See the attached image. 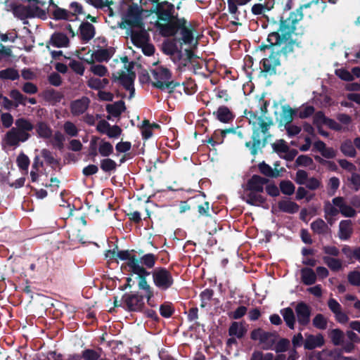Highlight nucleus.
<instances>
[{
    "label": "nucleus",
    "instance_id": "nucleus-1",
    "mask_svg": "<svg viewBox=\"0 0 360 360\" xmlns=\"http://www.w3.org/2000/svg\"><path fill=\"white\" fill-rule=\"evenodd\" d=\"M319 3V0H312L300 6L295 11L290 12L288 17H280L277 30L268 34V44L259 46L260 51L271 49L269 57L263 58L260 62L262 65V72L265 75H276V68L281 65L280 57L283 56L287 60L290 55L294 54L296 48L302 47L301 41L292 39L297 25L303 19V9L314 4L317 5Z\"/></svg>",
    "mask_w": 360,
    "mask_h": 360
},
{
    "label": "nucleus",
    "instance_id": "nucleus-2",
    "mask_svg": "<svg viewBox=\"0 0 360 360\" xmlns=\"http://www.w3.org/2000/svg\"><path fill=\"white\" fill-rule=\"evenodd\" d=\"M257 124L259 126L260 131L258 128L254 129L251 140L246 141L245 143V146L253 157H256L259 153H262V149L267 145L268 139L271 136L269 130L270 127L274 124V122L271 119H268L265 121L262 117Z\"/></svg>",
    "mask_w": 360,
    "mask_h": 360
},
{
    "label": "nucleus",
    "instance_id": "nucleus-3",
    "mask_svg": "<svg viewBox=\"0 0 360 360\" xmlns=\"http://www.w3.org/2000/svg\"><path fill=\"white\" fill-rule=\"evenodd\" d=\"M154 81L151 82L153 87L164 91L168 89L169 93L174 92V89L180 86V83L170 80L172 77V72L167 68L159 66L151 70Z\"/></svg>",
    "mask_w": 360,
    "mask_h": 360
},
{
    "label": "nucleus",
    "instance_id": "nucleus-4",
    "mask_svg": "<svg viewBox=\"0 0 360 360\" xmlns=\"http://www.w3.org/2000/svg\"><path fill=\"white\" fill-rule=\"evenodd\" d=\"M152 278L154 285L162 292L167 291L174 283L172 272L165 267L159 266L154 268L152 271Z\"/></svg>",
    "mask_w": 360,
    "mask_h": 360
},
{
    "label": "nucleus",
    "instance_id": "nucleus-5",
    "mask_svg": "<svg viewBox=\"0 0 360 360\" xmlns=\"http://www.w3.org/2000/svg\"><path fill=\"white\" fill-rule=\"evenodd\" d=\"M185 23H187V21L184 18H179L178 15H176L174 18L165 23L157 22L155 25L162 37H169L175 36Z\"/></svg>",
    "mask_w": 360,
    "mask_h": 360
},
{
    "label": "nucleus",
    "instance_id": "nucleus-6",
    "mask_svg": "<svg viewBox=\"0 0 360 360\" xmlns=\"http://www.w3.org/2000/svg\"><path fill=\"white\" fill-rule=\"evenodd\" d=\"M278 338L277 332H267L261 328L252 330L250 333V339L257 341L262 345L264 349H271L276 343Z\"/></svg>",
    "mask_w": 360,
    "mask_h": 360
},
{
    "label": "nucleus",
    "instance_id": "nucleus-7",
    "mask_svg": "<svg viewBox=\"0 0 360 360\" xmlns=\"http://www.w3.org/2000/svg\"><path fill=\"white\" fill-rule=\"evenodd\" d=\"M31 2L33 1L35 3L33 6H16L13 11L16 15H20L22 18H34L39 17L41 19H45L46 18V13L44 10L39 8L38 4H41V6L45 5V2L41 1L39 0H27Z\"/></svg>",
    "mask_w": 360,
    "mask_h": 360
},
{
    "label": "nucleus",
    "instance_id": "nucleus-8",
    "mask_svg": "<svg viewBox=\"0 0 360 360\" xmlns=\"http://www.w3.org/2000/svg\"><path fill=\"white\" fill-rule=\"evenodd\" d=\"M122 300L124 302V310L127 311L141 312L144 309V296L138 292L124 293Z\"/></svg>",
    "mask_w": 360,
    "mask_h": 360
},
{
    "label": "nucleus",
    "instance_id": "nucleus-9",
    "mask_svg": "<svg viewBox=\"0 0 360 360\" xmlns=\"http://www.w3.org/2000/svg\"><path fill=\"white\" fill-rule=\"evenodd\" d=\"M143 9L137 4L132 3L129 6L125 15V22L131 28L143 27L141 13Z\"/></svg>",
    "mask_w": 360,
    "mask_h": 360
},
{
    "label": "nucleus",
    "instance_id": "nucleus-10",
    "mask_svg": "<svg viewBox=\"0 0 360 360\" xmlns=\"http://www.w3.org/2000/svg\"><path fill=\"white\" fill-rule=\"evenodd\" d=\"M30 134L16 127L11 128L5 135L4 140L9 146H17L20 142H25L30 138Z\"/></svg>",
    "mask_w": 360,
    "mask_h": 360
},
{
    "label": "nucleus",
    "instance_id": "nucleus-11",
    "mask_svg": "<svg viewBox=\"0 0 360 360\" xmlns=\"http://www.w3.org/2000/svg\"><path fill=\"white\" fill-rule=\"evenodd\" d=\"M154 12L158 16L160 21L166 22L169 20L174 18V6L172 3L167 1L158 3L155 6Z\"/></svg>",
    "mask_w": 360,
    "mask_h": 360
},
{
    "label": "nucleus",
    "instance_id": "nucleus-12",
    "mask_svg": "<svg viewBox=\"0 0 360 360\" xmlns=\"http://www.w3.org/2000/svg\"><path fill=\"white\" fill-rule=\"evenodd\" d=\"M295 313L298 323L301 326H307L310 322L311 307L304 302H299L295 307Z\"/></svg>",
    "mask_w": 360,
    "mask_h": 360
},
{
    "label": "nucleus",
    "instance_id": "nucleus-13",
    "mask_svg": "<svg viewBox=\"0 0 360 360\" xmlns=\"http://www.w3.org/2000/svg\"><path fill=\"white\" fill-rule=\"evenodd\" d=\"M132 67L133 64L129 65L128 68L129 74L123 71L117 72L116 74L113 73L112 75V81L115 82H118L125 89H128L130 86L134 84L136 77L135 73L130 71Z\"/></svg>",
    "mask_w": 360,
    "mask_h": 360
},
{
    "label": "nucleus",
    "instance_id": "nucleus-14",
    "mask_svg": "<svg viewBox=\"0 0 360 360\" xmlns=\"http://www.w3.org/2000/svg\"><path fill=\"white\" fill-rule=\"evenodd\" d=\"M251 0H228V10L231 14L232 18L234 20L231 22L233 25H241L239 22L240 20V11L238 6H243L250 2Z\"/></svg>",
    "mask_w": 360,
    "mask_h": 360
},
{
    "label": "nucleus",
    "instance_id": "nucleus-15",
    "mask_svg": "<svg viewBox=\"0 0 360 360\" xmlns=\"http://www.w3.org/2000/svg\"><path fill=\"white\" fill-rule=\"evenodd\" d=\"M90 102V99L86 96H82L81 98L72 101L70 105L72 115L79 116L84 113L89 108Z\"/></svg>",
    "mask_w": 360,
    "mask_h": 360
},
{
    "label": "nucleus",
    "instance_id": "nucleus-16",
    "mask_svg": "<svg viewBox=\"0 0 360 360\" xmlns=\"http://www.w3.org/2000/svg\"><path fill=\"white\" fill-rule=\"evenodd\" d=\"M268 182L269 180L257 174H254L248 180L246 190L262 193L264 191V186Z\"/></svg>",
    "mask_w": 360,
    "mask_h": 360
},
{
    "label": "nucleus",
    "instance_id": "nucleus-17",
    "mask_svg": "<svg viewBox=\"0 0 360 360\" xmlns=\"http://www.w3.org/2000/svg\"><path fill=\"white\" fill-rule=\"evenodd\" d=\"M134 250H117V257L120 260L127 261L124 264H123L121 266L122 269H127V271L129 272L130 270L133 268V265L136 264L137 262V257L136 255L131 254Z\"/></svg>",
    "mask_w": 360,
    "mask_h": 360
},
{
    "label": "nucleus",
    "instance_id": "nucleus-18",
    "mask_svg": "<svg viewBox=\"0 0 360 360\" xmlns=\"http://www.w3.org/2000/svg\"><path fill=\"white\" fill-rule=\"evenodd\" d=\"M275 0H264V3L255 4L251 8V13L256 16L267 18L266 13L274 8Z\"/></svg>",
    "mask_w": 360,
    "mask_h": 360
},
{
    "label": "nucleus",
    "instance_id": "nucleus-19",
    "mask_svg": "<svg viewBox=\"0 0 360 360\" xmlns=\"http://www.w3.org/2000/svg\"><path fill=\"white\" fill-rule=\"evenodd\" d=\"M334 206L339 208L340 212L345 217H354L356 214V210L350 205L345 203L342 197L334 198L332 200Z\"/></svg>",
    "mask_w": 360,
    "mask_h": 360
},
{
    "label": "nucleus",
    "instance_id": "nucleus-20",
    "mask_svg": "<svg viewBox=\"0 0 360 360\" xmlns=\"http://www.w3.org/2000/svg\"><path fill=\"white\" fill-rule=\"evenodd\" d=\"M69 44V38L65 34L56 32L51 36L49 41L46 43V48L49 49V45L57 48L67 47Z\"/></svg>",
    "mask_w": 360,
    "mask_h": 360
},
{
    "label": "nucleus",
    "instance_id": "nucleus-21",
    "mask_svg": "<svg viewBox=\"0 0 360 360\" xmlns=\"http://www.w3.org/2000/svg\"><path fill=\"white\" fill-rule=\"evenodd\" d=\"M215 118L222 123H229L235 118L233 112L226 105L219 106L217 111L213 112Z\"/></svg>",
    "mask_w": 360,
    "mask_h": 360
},
{
    "label": "nucleus",
    "instance_id": "nucleus-22",
    "mask_svg": "<svg viewBox=\"0 0 360 360\" xmlns=\"http://www.w3.org/2000/svg\"><path fill=\"white\" fill-rule=\"evenodd\" d=\"M248 332V329L244 322L233 321L228 330L230 337H236L240 340L243 338Z\"/></svg>",
    "mask_w": 360,
    "mask_h": 360
},
{
    "label": "nucleus",
    "instance_id": "nucleus-23",
    "mask_svg": "<svg viewBox=\"0 0 360 360\" xmlns=\"http://www.w3.org/2000/svg\"><path fill=\"white\" fill-rule=\"evenodd\" d=\"M79 36L82 41H89L96 34L95 27L89 22H83L79 26Z\"/></svg>",
    "mask_w": 360,
    "mask_h": 360
},
{
    "label": "nucleus",
    "instance_id": "nucleus-24",
    "mask_svg": "<svg viewBox=\"0 0 360 360\" xmlns=\"http://www.w3.org/2000/svg\"><path fill=\"white\" fill-rule=\"evenodd\" d=\"M248 204L253 206H261L266 201V198L260 194V192L249 191L243 198Z\"/></svg>",
    "mask_w": 360,
    "mask_h": 360
},
{
    "label": "nucleus",
    "instance_id": "nucleus-25",
    "mask_svg": "<svg viewBox=\"0 0 360 360\" xmlns=\"http://www.w3.org/2000/svg\"><path fill=\"white\" fill-rule=\"evenodd\" d=\"M352 223L349 219L342 220L339 224L338 237L342 240H347L350 238L353 229Z\"/></svg>",
    "mask_w": 360,
    "mask_h": 360
},
{
    "label": "nucleus",
    "instance_id": "nucleus-26",
    "mask_svg": "<svg viewBox=\"0 0 360 360\" xmlns=\"http://www.w3.org/2000/svg\"><path fill=\"white\" fill-rule=\"evenodd\" d=\"M131 40L135 46L139 48L148 41L149 35L144 30L140 31H132L131 34Z\"/></svg>",
    "mask_w": 360,
    "mask_h": 360
},
{
    "label": "nucleus",
    "instance_id": "nucleus-27",
    "mask_svg": "<svg viewBox=\"0 0 360 360\" xmlns=\"http://www.w3.org/2000/svg\"><path fill=\"white\" fill-rule=\"evenodd\" d=\"M324 344V338L322 335H309L304 342V349L308 350L314 349L316 347H320Z\"/></svg>",
    "mask_w": 360,
    "mask_h": 360
},
{
    "label": "nucleus",
    "instance_id": "nucleus-28",
    "mask_svg": "<svg viewBox=\"0 0 360 360\" xmlns=\"http://www.w3.org/2000/svg\"><path fill=\"white\" fill-rule=\"evenodd\" d=\"M115 51L113 47H108L107 49H100L97 51H95L92 53V56L97 62H107L113 56Z\"/></svg>",
    "mask_w": 360,
    "mask_h": 360
},
{
    "label": "nucleus",
    "instance_id": "nucleus-29",
    "mask_svg": "<svg viewBox=\"0 0 360 360\" xmlns=\"http://www.w3.org/2000/svg\"><path fill=\"white\" fill-rule=\"evenodd\" d=\"M42 96L46 101L53 104L60 103L64 97V95L61 92L52 88L45 89L42 92Z\"/></svg>",
    "mask_w": 360,
    "mask_h": 360
},
{
    "label": "nucleus",
    "instance_id": "nucleus-30",
    "mask_svg": "<svg viewBox=\"0 0 360 360\" xmlns=\"http://www.w3.org/2000/svg\"><path fill=\"white\" fill-rule=\"evenodd\" d=\"M302 282L306 285H311L316 281V274L309 267H304L300 270Z\"/></svg>",
    "mask_w": 360,
    "mask_h": 360
},
{
    "label": "nucleus",
    "instance_id": "nucleus-31",
    "mask_svg": "<svg viewBox=\"0 0 360 360\" xmlns=\"http://www.w3.org/2000/svg\"><path fill=\"white\" fill-rule=\"evenodd\" d=\"M35 129L39 138L46 139L52 136L53 130L46 122H38L35 126Z\"/></svg>",
    "mask_w": 360,
    "mask_h": 360
},
{
    "label": "nucleus",
    "instance_id": "nucleus-32",
    "mask_svg": "<svg viewBox=\"0 0 360 360\" xmlns=\"http://www.w3.org/2000/svg\"><path fill=\"white\" fill-rule=\"evenodd\" d=\"M125 110V103L122 100L116 101L113 104H108L106 105V111L108 113L115 117H120Z\"/></svg>",
    "mask_w": 360,
    "mask_h": 360
},
{
    "label": "nucleus",
    "instance_id": "nucleus-33",
    "mask_svg": "<svg viewBox=\"0 0 360 360\" xmlns=\"http://www.w3.org/2000/svg\"><path fill=\"white\" fill-rule=\"evenodd\" d=\"M281 314L282 315L286 326L293 330L296 322V318L295 313L291 307H286L281 310Z\"/></svg>",
    "mask_w": 360,
    "mask_h": 360
},
{
    "label": "nucleus",
    "instance_id": "nucleus-34",
    "mask_svg": "<svg viewBox=\"0 0 360 360\" xmlns=\"http://www.w3.org/2000/svg\"><path fill=\"white\" fill-rule=\"evenodd\" d=\"M278 207L281 211L288 214H295L300 209V206L296 202L288 200H280L278 202Z\"/></svg>",
    "mask_w": 360,
    "mask_h": 360
},
{
    "label": "nucleus",
    "instance_id": "nucleus-35",
    "mask_svg": "<svg viewBox=\"0 0 360 360\" xmlns=\"http://www.w3.org/2000/svg\"><path fill=\"white\" fill-rule=\"evenodd\" d=\"M158 257L153 253L143 255L140 258L137 257V262L139 265L148 269L154 268Z\"/></svg>",
    "mask_w": 360,
    "mask_h": 360
},
{
    "label": "nucleus",
    "instance_id": "nucleus-36",
    "mask_svg": "<svg viewBox=\"0 0 360 360\" xmlns=\"http://www.w3.org/2000/svg\"><path fill=\"white\" fill-rule=\"evenodd\" d=\"M322 259L332 271L337 272L342 269V262L340 259L330 256H323Z\"/></svg>",
    "mask_w": 360,
    "mask_h": 360
},
{
    "label": "nucleus",
    "instance_id": "nucleus-37",
    "mask_svg": "<svg viewBox=\"0 0 360 360\" xmlns=\"http://www.w3.org/2000/svg\"><path fill=\"white\" fill-rule=\"evenodd\" d=\"M108 84L109 80L106 78L91 77L87 82V85L90 89L98 91L104 89Z\"/></svg>",
    "mask_w": 360,
    "mask_h": 360
},
{
    "label": "nucleus",
    "instance_id": "nucleus-38",
    "mask_svg": "<svg viewBox=\"0 0 360 360\" xmlns=\"http://www.w3.org/2000/svg\"><path fill=\"white\" fill-rule=\"evenodd\" d=\"M311 229L314 233L319 235H323L326 233L329 229L326 223L320 218L311 222Z\"/></svg>",
    "mask_w": 360,
    "mask_h": 360
},
{
    "label": "nucleus",
    "instance_id": "nucleus-39",
    "mask_svg": "<svg viewBox=\"0 0 360 360\" xmlns=\"http://www.w3.org/2000/svg\"><path fill=\"white\" fill-rule=\"evenodd\" d=\"M10 97L13 99L14 108H18L20 105H25V101L27 97L20 92L19 90L12 89L9 93Z\"/></svg>",
    "mask_w": 360,
    "mask_h": 360
},
{
    "label": "nucleus",
    "instance_id": "nucleus-40",
    "mask_svg": "<svg viewBox=\"0 0 360 360\" xmlns=\"http://www.w3.org/2000/svg\"><path fill=\"white\" fill-rule=\"evenodd\" d=\"M117 163L110 158H105L101 160L100 167L105 173L111 174L115 172L117 169Z\"/></svg>",
    "mask_w": 360,
    "mask_h": 360
},
{
    "label": "nucleus",
    "instance_id": "nucleus-41",
    "mask_svg": "<svg viewBox=\"0 0 360 360\" xmlns=\"http://www.w3.org/2000/svg\"><path fill=\"white\" fill-rule=\"evenodd\" d=\"M329 337L334 345L339 346L343 343L345 335L342 330L335 328L330 330Z\"/></svg>",
    "mask_w": 360,
    "mask_h": 360
},
{
    "label": "nucleus",
    "instance_id": "nucleus-42",
    "mask_svg": "<svg viewBox=\"0 0 360 360\" xmlns=\"http://www.w3.org/2000/svg\"><path fill=\"white\" fill-rule=\"evenodd\" d=\"M295 114V110H293L290 105H284L282 107L281 121L285 124H289L293 120V116Z\"/></svg>",
    "mask_w": 360,
    "mask_h": 360
},
{
    "label": "nucleus",
    "instance_id": "nucleus-43",
    "mask_svg": "<svg viewBox=\"0 0 360 360\" xmlns=\"http://www.w3.org/2000/svg\"><path fill=\"white\" fill-rule=\"evenodd\" d=\"M15 124L16 128L23 131H26L27 133L31 131L34 127V124L29 120L24 117L15 120Z\"/></svg>",
    "mask_w": 360,
    "mask_h": 360
},
{
    "label": "nucleus",
    "instance_id": "nucleus-44",
    "mask_svg": "<svg viewBox=\"0 0 360 360\" xmlns=\"http://www.w3.org/2000/svg\"><path fill=\"white\" fill-rule=\"evenodd\" d=\"M340 150L345 156L350 158H354L356 154L354 146L349 140H347L341 144Z\"/></svg>",
    "mask_w": 360,
    "mask_h": 360
},
{
    "label": "nucleus",
    "instance_id": "nucleus-45",
    "mask_svg": "<svg viewBox=\"0 0 360 360\" xmlns=\"http://www.w3.org/2000/svg\"><path fill=\"white\" fill-rule=\"evenodd\" d=\"M258 167L260 172L268 177H277L279 175V172L276 169H273L271 167L264 161L259 163Z\"/></svg>",
    "mask_w": 360,
    "mask_h": 360
},
{
    "label": "nucleus",
    "instance_id": "nucleus-46",
    "mask_svg": "<svg viewBox=\"0 0 360 360\" xmlns=\"http://www.w3.org/2000/svg\"><path fill=\"white\" fill-rule=\"evenodd\" d=\"M147 269L148 268L139 265L137 262L136 264L133 265V268L130 270L129 272L131 275L135 274L137 275L138 277L147 278V276L152 275V271H148Z\"/></svg>",
    "mask_w": 360,
    "mask_h": 360
},
{
    "label": "nucleus",
    "instance_id": "nucleus-47",
    "mask_svg": "<svg viewBox=\"0 0 360 360\" xmlns=\"http://www.w3.org/2000/svg\"><path fill=\"white\" fill-rule=\"evenodd\" d=\"M181 35V40L186 44H190L193 40V34L191 28L187 26V23H185L180 30Z\"/></svg>",
    "mask_w": 360,
    "mask_h": 360
},
{
    "label": "nucleus",
    "instance_id": "nucleus-48",
    "mask_svg": "<svg viewBox=\"0 0 360 360\" xmlns=\"http://www.w3.org/2000/svg\"><path fill=\"white\" fill-rule=\"evenodd\" d=\"M53 18L56 20H73L72 18H70V11L62 8L60 7H57L52 13Z\"/></svg>",
    "mask_w": 360,
    "mask_h": 360
},
{
    "label": "nucleus",
    "instance_id": "nucleus-49",
    "mask_svg": "<svg viewBox=\"0 0 360 360\" xmlns=\"http://www.w3.org/2000/svg\"><path fill=\"white\" fill-rule=\"evenodd\" d=\"M0 78L1 79L15 80L19 78V73L17 70L8 68L0 71Z\"/></svg>",
    "mask_w": 360,
    "mask_h": 360
},
{
    "label": "nucleus",
    "instance_id": "nucleus-50",
    "mask_svg": "<svg viewBox=\"0 0 360 360\" xmlns=\"http://www.w3.org/2000/svg\"><path fill=\"white\" fill-rule=\"evenodd\" d=\"M174 307L171 302H165L160 306V314L164 318H170L174 314Z\"/></svg>",
    "mask_w": 360,
    "mask_h": 360
},
{
    "label": "nucleus",
    "instance_id": "nucleus-51",
    "mask_svg": "<svg viewBox=\"0 0 360 360\" xmlns=\"http://www.w3.org/2000/svg\"><path fill=\"white\" fill-rule=\"evenodd\" d=\"M273 150L279 156L281 153H284L289 150V146L283 139H278L275 143L271 144Z\"/></svg>",
    "mask_w": 360,
    "mask_h": 360
},
{
    "label": "nucleus",
    "instance_id": "nucleus-52",
    "mask_svg": "<svg viewBox=\"0 0 360 360\" xmlns=\"http://www.w3.org/2000/svg\"><path fill=\"white\" fill-rule=\"evenodd\" d=\"M16 163L20 170L27 172L30 160L27 155L21 152L17 157Z\"/></svg>",
    "mask_w": 360,
    "mask_h": 360
},
{
    "label": "nucleus",
    "instance_id": "nucleus-53",
    "mask_svg": "<svg viewBox=\"0 0 360 360\" xmlns=\"http://www.w3.org/2000/svg\"><path fill=\"white\" fill-rule=\"evenodd\" d=\"M98 153L103 157H108L113 153V146L110 142L102 140L98 147Z\"/></svg>",
    "mask_w": 360,
    "mask_h": 360
},
{
    "label": "nucleus",
    "instance_id": "nucleus-54",
    "mask_svg": "<svg viewBox=\"0 0 360 360\" xmlns=\"http://www.w3.org/2000/svg\"><path fill=\"white\" fill-rule=\"evenodd\" d=\"M279 187L281 193L287 195L293 194L295 189L294 184L289 180L281 181Z\"/></svg>",
    "mask_w": 360,
    "mask_h": 360
},
{
    "label": "nucleus",
    "instance_id": "nucleus-55",
    "mask_svg": "<svg viewBox=\"0 0 360 360\" xmlns=\"http://www.w3.org/2000/svg\"><path fill=\"white\" fill-rule=\"evenodd\" d=\"M99 137L98 136H92L90 141L89 147V157L91 158L94 161V158L98 155V141H99Z\"/></svg>",
    "mask_w": 360,
    "mask_h": 360
},
{
    "label": "nucleus",
    "instance_id": "nucleus-56",
    "mask_svg": "<svg viewBox=\"0 0 360 360\" xmlns=\"http://www.w3.org/2000/svg\"><path fill=\"white\" fill-rule=\"evenodd\" d=\"M65 138L64 135L59 131H56L53 136V140L51 141L52 145L57 148L58 150H61L64 148V141Z\"/></svg>",
    "mask_w": 360,
    "mask_h": 360
},
{
    "label": "nucleus",
    "instance_id": "nucleus-57",
    "mask_svg": "<svg viewBox=\"0 0 360 360\" xmlns=\"http://www.w3.org/2000/svg\"><path fill=\"white\" fill-rule=\"evenodd\" d=\"M312 322L316 328L325 330L327 328L328 321L322 314H317L313 319Z\"/></svg>",
    "mask_w": 360,
    "mask_h": 360
},
{
    "label": "nucleus",
    "instance_id": "nucleus-58",
    "mask_svg": "<svg viewBox=\"0 0 360 360\" xmlns=\"http://www.w3.org/2000/svg\"><path fill=\"white\" fill-rule=\"evenodd\" d=\"M143 139L147 140L153 136L150 122L148 120H143L141 127Z\"/></svg>",
    "mask_w": 360,
    "mask_h": 360
},
{
    "label": "nucleus",
    "instance_id": "nucleus-59",
    "mask_svg": "<svg viewBox=\"0 0 360 360\" xmlns=\"http://www.w3.org/2000/svg\"><path fill=\"white\" fill-rule=\"evenodd\" d=\"M248 311V308L245 306L238 307L233 311H228L227 315L230 319L238 320L243 317Z\"/></svg>",
    "mask_w": 360,
    "mask_h": 360
},
{
    "label": "nucleus",
    "instance_id": "nucleus-60",
    "mask_svg": "<svg viewBox=\"0 0 360 360\" xmlns=\"http://www.w3.org/2000/svg\"><path fill=\"white\" fill-rule=\"evenodd\" d=\"M82 354L84 360H99L101 357L100 353L93 349H85Z\"/></svg>",
    "mask_w": 360,
    "mask_h": 360
},
{
    "label": "nucleus",
    "instance_id": "nucleus-61",
    "mask_svg": "<svg viewBox=\"0 0 360 360\" xmlns=\"http://www.w3.org/2000/svg\"><path fill=\"white\" fill-rule=\"evenodd\" d=\"M313 164L312 158L306 155H299L295 160L296 167H309Z\"/></svg>",
    "mask_w": 360,
    "mask_h": 360
},
{
    "label": "nucleus",
    "instance_id": "nucleus-62",
    "mask_svg": "<svg viewBox=\"0 0 360 360\" xmlns=\"http://www.w3.org/2000/svg\"><path fill=\"white\" fill-rule=\"evenodd\" d=\"M64 131L66 134L75 137L78 135L79 130L76 125L70 121H66L63 124Z\"/></svg>",
    "mask_w": 360,
    "mask_h": 360
},
{
    "label": "nucleus",
    "instance_id": "nucleus-63",
    "mask_svg": "<svg viewBox=\"0 0 360 360\" xmlns=\"http://www.w3.org/2000/svg\"><path fill=\"white\" fill-rule=\"evenodd\" d=\"M138 279H139V281H138L139 289L144 291L145 295H150V293L154 292L153 288L151 287L148 284L146 278L138 277Z\"/></svg>",
    "mask_w": 360,
    "mask_h": 360
},
{
    "label": "nucleus",
    "instance_id": "nucleus-64",
    "mask_svg": "<svg viewBox=\"0 0 360 360\" xmlns=\"http://www.w3.org/2000/svg\"><path fill=\"white\" fill-rule=\"evenodd\" d=\"M349 283L354 286H360V271H352L348 274Z\"/></svg>",
    "mask_w": 360,
    "mask_h": 360
}]
</instances>
